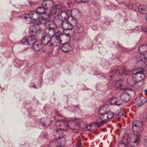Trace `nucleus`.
Listing matches in <instances>:
<instances>
[{"mask_svg":"<svg viewBox=\"0 0 147 147\" xmlns=\"http://www.w3.org/2000/svg\"><path fill=\"white\" fill-rule=\"evenodd\" d=\"M54 11V10L52 11V12L48 11L39 14V18L36 20L34 25L31 27L30 31L35 34H38V33H40L42 29V26H44V24L49 20L50 17L49 15L51 16L56 14Z\"/></svg>","mask_w":147,"mask_h":147,"instance_id":"nucleus-1","label":"nucleus"},{"mask_svg":"<svg viewBox=\"0 0 147 147\" xmlns=\"http://www.w3.org/2000/svg\"><path fill=\"white\" fill-rule=\"evenodd\" d=\"M30 31L32 33V35L31 36H26L22 40V42L25 45L32 44L33 49L35 51H39L42 47V45L40 43L36 41L37 38V36L38 35L39 33H38V34H35L34 33Z\"/></svg>","mask_w":147,"mask_h":147,"instance_id":"nucleus-2","label":"nucleus"},{"mask_svg":"<svg viewBox=\"0 0 147 147\" xmlns=\"http://www.w3.org/2000/svg\"><path fill=\"white\" fill-rule=\"evenodd\" d=\"M42 6L48 11H51L54 10L55 13H56L59 9H62L61 5H57L54 3L51 0H45L42 3Z\"/></svg>","mask_w":147,"mask_h":147,"instance_id":"nucleus-3","label":"nucleus"},{"mask_svg":"<svg viewBox=\"0 0 147 147\" xmlns=\"http://www.w3.org/2000/svg\"><path fill=\"white\" fill-rule=\"evenodd\" d=\"M110 76H109V79H111L112 81L116 82L115 83L116 88H121L122 86L123 83L121 81L117 80L119 76H121V72L119 70L116 69L112 71L110 74Z\"/></svg>","mask_w":147,"mask_h":147,"instance_id":"nucleus-4","label":"nucleus"},{"mask_svg":"<svg viewBox=\"0 0 147 147\" xmlns=\"http://www.w3.org/2000/svg\"><path fill=\"white\" fill-rule=\"evenodd\" d=\"M140 135L134 134H131L129 136V145L131 147L136 146L140 140Z\"/></svg>","mask_w":147,"mask_h":147,"instance_id":"nucleus-5","label":"nucleus"},{"mask_svg":"<svg viewBox=\"0 0 147 147\" xmlns=\"http://www.w3.org/2000/svg\"><path fill=\"white\" fill-rule=\"evenodd\" d=\"M66 143L65 138H62L61 140H54L50 142L49 147H60L64 146Z\"/></svg>","mask_w":147,"mask_h":147,"instance_id":"nucleus-6","label":"nucleus"},{"mask_svg":"<svg viewBox=\"0 0 147 147\" xmlns=\"http://www.w3.org/2000/svg\"><path fill=\"white\" fill-rule=\"evenodd\" d=\"M52 36V34L49 33L48 35H45L42 36L40 40L44 45H48L50 48L53 45V44L51 42Z\"/></svg>","mask_w":147,"mask_h":147,"instance_id":"nucleus-7","label":"nucleus"},{"mask_svg":"<svg viewBox=\"0 0 147 147\" xmlns=\"http://www.w3.org/2000/svg\"><path fill=\"white\" fill-rule=\"evenodd\" d=\"M53 135L54 138L57 140H61L62 138H65V136L66 135V132L62 130H55L53 132Z\"/></svg>","mask_w":147,"mask_h":147,"instance_id":"nucleus-8","label":"nucleus"},{"mask_svg":"<svg viewBox=\"0 0 147 147\" xmlns=\"http://www.w3.org/2000/svg\"><path fill=\"white\" fill-rule=\"evenodd\" d=\"M121 70L122 71L123 73L125 75H131L132 73L133 74L136 75V76H137L141 70L140 68H138L133 69L131 71L125 67H123L121 68Z\"/></svg>","mask_w":147,"mask_h":147,"instance_id":"nucleus-9","label":"nucleus"},{"mask_svg":"<svg viewBox=\"0 0 147 147\" xmlns=\"http://www.w3.org/2000/svg\"><path fill=\"white\" fill-rule=\"evenodd\" d=\"M56 125L57 128L60 130H62L66 132L68 127V123L63 122L61 121H57Z\"/></svg>","mask_w":147,"mask_h":147,"instance_id":"nucleus-10","label":"nucleus"},{"mask_svg":"<svg viewBox=\"0 0 147 147\" xmlns=\"http://www.w3.org/2000/svg\"><path fill=\"white\" fill-rule=\"evenodd\" d=\"M100 118L102 121L98 122L95 123V126L99 127L105 124L107 122L108 119H109L107 113L101 115Z\"/></svg>","mask_w":147,"mask_h":147,"instance_id":"nucleus-11","label":"nucleus"},{"mask_svg":"<svg viewBox=\"0 0 147 147\" xmlns=\"http://www.w3.org/2000/svg\"><path fill=\"white\" fill-rule=\"evenodd\" d=\"M143 125V122L141 121L137 120L134 122L132 124V129L136 130L141 128Z\"/></svg>","mask_w":147,"mask_h":147,"instance_id":"nucleus-12","label":"nucleus"},{"mask_svg":"<svg viewBox=\"0 0 147 147\" xmlns=\"http://www.w3.org/2000/svg\"><path fill=\"white\" fill-rule=\"evenodd\" d=\"M57 26L56 24L50 25L48 26L46 30V31H49V33L51 34L53 33V34L57 33L56 32L57 30Z\"/></svg>","mask_w":147,"mask_h":147,"instance_id":"nucleus-13","label":"nucleus"},{"mask_svg":"<svg viewBox=\"0 0 147 147\" xmlns=\"http://www.w3.org/2000/svg\"><path fill=\"white\" fill-rule=\"evenodd\" d=\"M67 21L70 24L71 27L76 26L78 27L76 24L77 20L76 18H74L72 16H69L68 17Z\"/></svg>","mask_w":147,"mask_h":147,"instance_id":"nucleus-14","label":"nucleus"},{"mask_svg":"<svg viewBox=\"0 0 147 147\" xmlns=\"http://www.w3.org/2000/svg\"><path fill=\"white\" fill-rule=\"evenodd\" d=\"M67 21L70 24L71 27L76 26L78 27L76 24L77 20L76 18H74L72 16H69L68 17Z\"/></svg>","mask_w":147,"mask_h":147,"instance_id":"nucleus-15","label":"nucleus"},{"mask_svg":"<svg viewBox=\"0 0 147 147\" xmlns=\"http://www.w3.org/2000/svg\"><path fill=\"white\" fill-rule=\"evenodd\" d=\"M38 14L37 11L36 12L33 11L30 12L29 15H28L29 20H30L31 19H32L34 21V25L35 24L36 20H37L36 18L38 17Z\"/></svg>","mask_w":147,"mask_h":147,"instance_id":"nucleus-16","label":"nucleus"},{"mask_svg":"<svg viewBox=\"0 0 147 147\" xmlns=\"http://www.w3.org/2000/svg\"><path fill=\"white\" fill-rule=\"evenodd\" d=\"M120 98L123 102H127L129 101L131 96L129 94L125 92L121 94L120 96Z\"/></svg>","mask_w":147,"mask_h":147,"instance_id":"nucleus-17","label":"nucleus"},{"mask_svg":"<svg viewBox=\"0 0 147 147\" xmlns=\"http://www.w3.org/2000/svg\"><path fill=\"white\" fill-rule=\"evenodd\" d=\"M61 49L65 53H69L71 50V47L67 42H66L63 44Z\"/></svg>","mask_w":147,"mask_h":147,"instance_id":"nucleus-18","label":"nucleus"},{"mask_svg":"<svg viewBox=\"0 0 147 147\" xmlns=\"http://www.w3.org/2000/svg\"><path fill=\"white\" fill-rule=\"evenodd\" d=\"M40 120L42 124L44 127L47 126L51 123V122L49 119L46 117L42 118Z\"/></svg>","mask_w":147,"mask_h":147,"instance_id":"nucleus-19","label":"nucleus"},{"mask_svg":"<svg viewBox=\"0 0 147 147\" xmlns=\"http://www.w3.org/2000/svg\"><path fill=\"white\" fill-rule=\"evenodd\" d=\"M109 110V105L106 104L100 108L98 112L100 115H102L107 113Z\"/></svg>","mask_w":147,"mask_h":147,"instance_id":"nucleus-20","label":"nucleus"},{"mask_svg":"<svg viewBox=\"0 0 147 147\" xmlns=\"http://www.w3.org/2000/svg\"><path fill=\"white\" fill-rule=\"evenodd\" d=\"M61 26L65 30H71L72 29V27H71L70 24L67 21L63 22Z\"/></svg>","mask_w":147,"mask_h":147,"instance_id":"nucleus-21","label":"nucleus"},{"mask_svg":"<svg viewBox=\"0 0 147 147\" xmlns=\"http://www.w3.org/2000/svg\"><path fill=\"white\" fill-rule=\"evenodd\" d=\"M58 18L59 19L62 21H64L68 17V14L65 12H62L58 14Z\"/></svg>","mask_w":147,"mask_h":147,"instance_id":"nucleus-22","label":"nucleus"},{"mask_svg":"<svg viewBox=\"0 0 147 147\" xmlns=\"http://www.w3.org/2000/svg\"><path fill=\"white\" fill-rule=\"evenodd\" d=\"M71 16H73L74 18H78L80 15V13L77 9H74L71 13Z\"/></svg>","mask_w":147,"mask_h":147,"instance_id":"nucleus-23","label":"nucleus"},{"mask_svg":"<svg viewBox=\"0 0 147 147\" xmlns=\"http://www.w3.org/2000/svg\"><path fill=\"white\" fill-rule=\"evenodd\" d=\"M146 100L144 97L138 98L136 99V102L139 106H141L146 102Z\"/></svg>","mask_w":147,"mask_h":147,"instance_id":"nucleus-24","label":"nucleus"},{"mask_svg":"<svg viewBox=\"0 0 147 147\" xmlns=\"http://www.w3.org/2000/svg\"><path fill=\"white\" fill-rule=\"evenodd\" d=\"M139 52L142 54H144L147 51V45H145L140 46L138 48Z\"/></svg>","mask_w":147,"mask_h":147,"instance_id":"nucleus-25","label":"nucleus"},{"mask_svg":"<svg viewBox=\"0 0 147 147\" xmlns=\"http://www.w3.org/2000/svg\"><path fill=\"white\" fill-rule=\"evenodd\" d=\"M138 9L139 12L142 13H146L147 11V8L143 5H141L138 7Z\"/></svg>","mask_w":147,"mask_h":147,"instance_id":"nucleus-26","label":"nucleus"},{"mask_svg":"<svg viewBox=\"0 0 147 147\" xmlns=\"http://www.w3.org/2000/svg\"><path fill=\"white\" fill-rule=\"evenodd\" d=\"M77 125V123L74 121L70 122L68 123V127L71 129H76Z\"/></svg>","mask_w":147,"mask_h":147,"instance_id":"nucleus-27","label":"nucleus"},{"mask_svg":"<svg viewBox=\"0 0 147 147\" xmlns=\"http://www.w3.org/2000/svg\"><path fill=\"white\" fill-rule=\"evenodd\" d=\"M127 81L128 84L130 86H133L136 83L135 81L131 76L129 77L127 79Z\"/></svg>","mask_w":147,"mask_h":147,"instance_id":"nucleus-28","label":"nucleus"},{"mask_svg":"<svg viewBox=\"0 0 147 147\" xmlns=\"http://www.w3.org/2000/svg\"><path fill=\"white\" fill-rule=\"evenodd\" d=\"M36 11L38 14V15L40 14L48 11L45 8L43 7L42 6L41 7H38L37 8Z\"/></svg>","mask_w":147,"mask_h":147,"instance_id":"nucleus-29","label":"nucleus"},{"mask_svg":"<svg viewBox=\"0 0 147 147\" xmlns=\"http://www.w3.org/2000/svg\"><path fill=\"white\" fill-rule=\"evenodd\" d=\"M28 15L24 14L21 15V18L22 19H25L27 23H30L31 21L29 20V18H28Z\"/></svg>","mask_w":147,"mask_h":147,"instance_id":"nucleus-30","label":"nucleus"},{"mask_svg":"<svg viewBox=\"0 0 147 147\" xmlns=\"http://www.w3.org/2000/svg\"><path fill=\"white\" fill-rule=\"evenodd\" d=\"M128 7L130 9L135 10L137 8V6L135 3H131L128 5Z\"/></svg>","mask_w":147,"mask_h":147,"instance_id":"nucleus-31","label":"nucleus"},{"mask_svg":"<svg viewBox=\"0 0 147 147\" xmlns=\"http://www.w3.org/2000/svg\"><path fill=\"white\" fill-rule=\"evenodd\" d=\"M107 113L109 119L112 118L114 115L113 113L111 111H110L109 110L108 111Z\"/></svg>","mask_w":147,"mask_h":147,"instance_id":"nucleus-32","label":"nucleus"},{"mask_svg":"<svg viewBox=\"0 0 147 147\" xmlns=\"http://www.w3.org/2000/svg\"><path fill=\"white\" fill-rule=\"evenodd\" d=\"M137 76L141 78L142 80L144 78L145 75L144 74L141 70Z\"/></svg>","mask_w":147,"mask_h":147,"instance_id":"nucleus-33","label":"nucleus"},{"mask_svg":"<svg viewBox=\"0 0 147 147\" xmlns=\"http://www.w3.org/2000/svg\"><path fill=\"white\" fill-rule=\"evenodd\" d=\"M45 24L46 25H48V26H50V25H53L55 24V22L54 20H50V18H49V20L46 23H45Z\"/></svg>","mask_w":147,"mask_h":147,"instance_id":"nucleus-34","label":"nucleus"},{"mask_svg":"<svg viewBox=\"0 0 147 147\" xmlns=\"http://www.w3.org/2000/svg\"><path fill=\"white\" fill-rule=\"evenodd\" d=\"M117 100V99L115 98L112 99L110 102L111 104L112 105H115Z\"/></svg>","mask_w":147,"mask_h":147,"instance_id":"nucleus-35","label":"nucleus"},{"mask_svg":"<svg viewBox=\"0 0 147 147\" xmlns=\"http://www.w3.org/2000/svg\"><path fill=\"white\" fill-rule=\"evenodd\" d=\"M121 104L122 102L121 100H117L115 105L119 106L121 105Z\"/></svg>","mask_w":147,"mask_h":147,"instance_id":"nucleus-36","label":"nucleus"},{"mask_svg":"<svg viewBox=\"0 0 147 147\" xmlns=\"http://www.w3.org/2000/svg\"><path fill=\"white\" fill-rule=\"evenodd\" d=\"M142 30L143 32L146 33L147 34V28L146 27H142Z\"/></svg>","mask_w":147,"mask_h":147,"instance_id":"nucleus-37","label":"nucleus"},{"mask_svg":"<svg viewBox=\"0 0 147 147\" xmlns=\"http://www.w3.org/2000/svg\"><path fill=\"white\" fill-rule=\"evenodd\" d=\"M145 145L147 146V136H145L144 138Z\"/></svg>","mask_w":147,"mask_h":147,"instance_id":"nucleus-38","label":"nucleus"},{"mask_svg":"<svg viewBox=\"0 0 147 147\" xmlns=\"http://www.w3.org/2000/svg\"><path fill=\"white\" fill-rule=\"evenodd\" d=\"M118 47H119V48H120L122 51H124L125 49V48L122 46H120L119 45H118Z\"/></svg>","mask_w":147,"mask_h":147,"instance_id":"nucleus-39","label":"nucleus"},{"mask_svg":"<svg viewBox=\"0 0 147 147\" xmlns=\"http://www.w3.org/2000/svg\"><path fill=\"white\" fill-rule=\"evenodd\" d=\"M143 55H144V58L147 61V51L145 53H144V54H143Z\"/></svg>","mask_w":147,"mask_h":147,"instance_id":"nucleus-40","label":"nucleus"},{"mask_svg":"<svg viewBox=\"0 0 147 147\" xmlns=\"http://www.w3.org/2000/svg\"><path fill=\"white\" fill-rule=\"evenodd\" d=\"M64 34L67 37H69L70 36V34L69 33H64Z\"/></svg>","mask_w":147,"mask_h":147,"instance_id":"nucleus-41","label":"nucleus"},{"mask_svg":"<svg viewBox=\"0 0 147 147\" xmlns=\"http://www.w3.org/2000/svg\"><path fill=\"white\" fill-rule=\"evenodd\" d=\"M121 144L125 146L127 145V143L125 142H123L121 143Z\"/></svg>","mask_w":147,"mask_h":147,"instance_id":"nucleus-42","label":"nucleus"},{"mask_svg":"<svg viewBox=\"0 0 147 147\" xmlns=\"http://www.w3.org/2000/svg\"><path fill=\"white\" fill-rule=\"evenodd\" d=\"M88 0H83L82 1V3L86 2L88 1Z\"/></svg>","mask_w":147,"mask_h":147,"instance_id":"nucleus-43","label":"nucleus"},{"mask_svg":"<svg viewBox=\"0 0 147 147\" xmlns=\"http://www.w3.org/2000/svg\"><path fill=\"white\" fill-rule=\"evenodd\" d=\"M76 1L78 3H81V2L80 1V0H76Z\"/></svg>","mask_w":147,"mask_h":147,"instance_id":"nucleus-44","label":"nucleus"},{"mask_svg":"<svg viewBox=\"0 0 147 147\" xmlns=\"http://www.w3.org/2000/svg\"><path fill=\"white\" fill-rule=\"evenodd\" d=\"M33 88H36V85H33Z\"/></svg>","mask_w":147,"mask_h":147,"instance_id":"nucleus-45","label":"nucleus"},{"mask_svg":"<svg viewBox=\"0 0 147 147\" xmlns=\"http://www.w3.org/2000/svg\"><path fill=\"white\" fill-rule=\"evenodd\" d=\"M122 115H123V114H122V113H118V116H121Z\"/></svg>","mask_w":147,"mask_h":147,"instance_id":"nucleus-46","label":"nucleus"},{"mask_svg":"<svg viewBox=\"0 0 147 147\" xmlns=\"http://www.w3.org/2000/svg\"><path fill=\"white\" fill-rule=\"evenodd\" d=\"M145 94H147V90H145L144 91Z\"/></svg>","mask_w":147,"mask_h":147,"instance_id":"nucleus-47","label":"nucleus"},{"mask_svg":"<svg viewBox=\"0 0 147 147\" xmlns=\"http://www.w3.org/2000/svg\"><path fill=\"white\" fill-rule=\"evenodd\" d=\"M138 29V27H136V28L135 29L136 30H137Z\"/></svg>","mask_w":147,"mask_h":147,"instance_id":"nucleus-48","label":"nucleus"},{"mask_svg":"<svg viewBox=\"0 0 147 147\" xmlns=\"http://www.w3.org/2000/svg\"><path fill=\"white\" fill-rule=\"evenodd\" d=\"M146 20H147V13L146 14Z\"/></svg>","mask_w":147,"mask_h":147,"instance_id":"nucleus-49","label":"nucleus"},{"mask_svg":"<svg viewBox=\"0 0 147 147\" xmlns=\"http://www.w3.org/2000/svg\"><path fill=\"white\" fill-rule=\"evenodd\" d=\"M146 119L147 120V115H146Z\"/></svg>","mask_w":147,"mask_h":147,"instance_id":"nucleus-50","label":"nucleus"},{"mask_svg":"<svg viewBox=\"0 0 147 147\" xmlns=\"http://www.w3.org/2000/svg\"><path fill=\"white\" fill-rule=\"evenodd\" d=\"M82 1H83V0H80V1H81V3H82Z\"/></svg>","mask_w":147,"mask_h":147,"instance_id":"nucleus-51","label":"nucleus"},{"mask_svg":"<svg viewBox=\"0 0 147 147\" xmlns=\"http://www.w3.org/2000/svg\"><path fill=\"white\" fill-rule=\"evenodd\" d=\"M88 130H89V131H91V130H90V129H88Z\"/></svg>","mask_w":147,"mask_h":147,"instance_id":"nucleus-52","label":"nucleus"}]
</instances>
